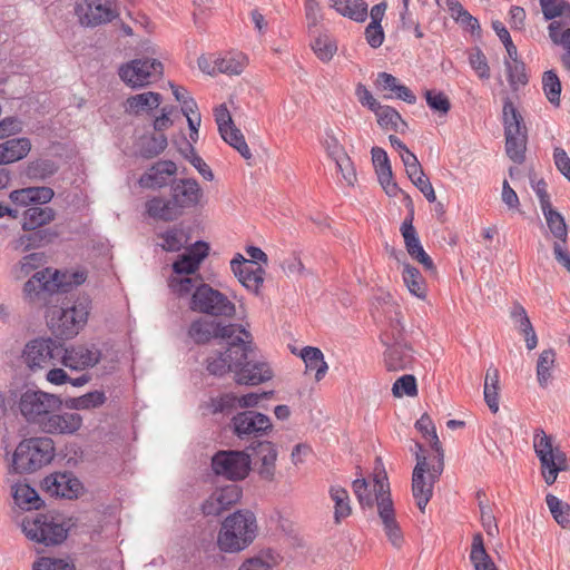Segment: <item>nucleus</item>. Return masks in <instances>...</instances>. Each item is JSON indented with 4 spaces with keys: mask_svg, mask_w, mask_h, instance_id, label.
Here are the masks:
<instances>
[{
    "mask_svg": "<svg viewBox=\"0 0 570 570\" xmlns=\"http://www.w3.org/2000/svg\"><path fill=\"white\" fill-rule=\"evenodd\" d=\"M353 491L362 508H372L374 502L376 503L377 514L383 524L385 535L393 547L400 548L403 542V534L395 520L386 473L383 471L375 474L373 485L374 495L365 479H356L353 482Z\"/></svg>",
    "mask_w": 570,
    "mask_h": 570,
    "instance_id": "f257e3e1",
    "label": "nucleus"
},
{
    "mask_svg": "<svg viewBox=\"0 0 570 570\" xmlns=\"http://www.w3.org/2000/svg\"><path fill=\"white\" fill-rule=\"evenodd\" d=\"M86 281L83 271H60L46 267L32 274L23 285V299L42 308L52 303L56 294L68 292Z\"/></svg>",
    "mask_w": 570,
    "mask_h": 570,
    "instance_id": "f03ea898",
    "label": "nucleus"
},
{
    "mask_svg": "<svg viewBox=\"0 0 570 570\" xmlns=\"http://www.w3.org/2000/svg\"><path fill=\"white\" fill-rule=\"evenodd\" d=\"M90 304L85 295L66 298L60 306L48 308V325L57 335L71 338L86 325Z\"/></svg>",
    "mask_w": 570,
    "mask_h": 570,
    "instance_id": "7ed1b4c3",
    "label": "nucleus"
},
{
    "mask_svg": "<svg viewBox=\"0 0 570 570\" xmlns=\"http://www.w3.org/2000/svg\"><path fill=\"white\" fill-rule=\"evenodd\" d=\"M257 523L253 512L238 510L222 523L217 535L220 551L236 553L245 550L256 538Z\"/></svg>",
    "mask_w": 570,
    "mask_h": 570,
    "instance_id": "20e7f679",
    "label": "nucleus"
},
{
    "mask_svg": "<svg viewBox=\"0 0 570 570\" xmlns=\"http://www.w3.org/2000/svg\"><path fill=\"white\" fill-rule=\"evenodd\" d=\"M55 454L53 441L47 436L21 441L12 456V469L19 473L35 472L50 463Z\"/></svg>",
    "mask_w": 570,
    "mask_h": 570,
    "instance_id": "39448f33",
    "label": "nucleus"
},
{
    "mask_svg": "<svg viewBox=\"0 0 570 570\" xmlns=\"http://www.w3.org/2000/svg\"><path fill=\"white\" fill-rule=\"evenodd\" d=\"M533 449L541 464V474L548 485L556 482L559 472L568 468L566 453L542 429H537L533 435Z\"/></svg>",
    "mask_w": 570,
    "mask_h": 570,
    "instance_id": "423d86ee",
    "label": "nucleus"
},
{
    "mask_svg": "<svg viewBox=\"0 0 570 570\" xmlns=\"http://www.w3.org/2000/svg\"><path fill=\"white\" fill-rule=\"evenodd\" d=\"M417 452L415 453L416 464L412 475V493L421 511H424L426 504L433 494V485L443 472L444 462L438 456V464L429 468L425 455L421 454L422 445L415 443Z\"/></svg>",
    "mask_w": 570,
    "mask_h": 570,
    "instance_id": "0eeeda50",
    "label": "nucleus"
},
{
    "mask_svg": "<svg viewBox=\"0 0 570 570\" xmlns=\"http://www.w3.org/2000/svg\"><path fill=\"white\" fill-rule=\"evenodd\" d=\"M21 527L28 539L46 546L59 544L68 534L61 517L49 513L26 517Z\"/></svg>",
    "mask_w": 570,
    "mask_h": 570,
    "instance_id": "6e6552de",
    "label": "nucleus"
},
{
    "mask_svg": "<svg viewBox=\"0 0 570 570\" xmlns=\"http://www.w3.org/2000/svg\"><path fill=\"white\" fill-rule=\"evenodd\" d=\"M61 404L60 397L55 394L29 389L20 395L18 409L28 423L40 429L48 415L59 411Z\"/></svg>",
    "mask_w": 570,
    "mask_h": 570,
    "instance_id": "1a4fd4ad",
    "label": "nucleus"
},
{
    "mask_svg": "<svg viewBox=\"0 0 570 570\" xmlns=\"http://www.w3.org/2000/svg\"><path fill=\"white\" fill-rule=\"evenodd\" d=\"M252 335H236L227 340L228 346L225 352H217L207 358V371L215 376H223L228 372L236 374V368L248 357Z\"/></svg>",
    "mask_w": 570,
    "mask_h": 570,
    "instance_id": "9d476101",
    "label": "nucleus"
},
{
    "mask_svg": "<svg viewBox=\"0 0 570 570\" xmlns=\"http://www.w3.org/2000/svg\"><path fill=\"white\" fill-rule=\"evenodd\" d=\"M189 308L216 317H233L236 313L235 304L225 294L204 283L193 291Z\"/></svg>",
    "mask_w": 570,
    "mask_h": 570,
    "instance_id": "9b49d317",
    "label": "nucleus"
},
{
    "mask_svg": "<svg viewBox=\"0 0 570 570\" xmlns=\"http://www.w3.org/2000/svg\"><path fill=\"white\" fill-rule=\"evenodd\" d=\"M63 344L47 337L35 338L26 344L22 358L31 371L45 370L60 362Z\"/></svg>",
    "mask_w": 570,
    "mask_h": 570,
    "instance_id": "f8f14e48",
    "label": "nucleus"
},
{
    "mask_svg": "<svg viewBox=\"0 0 570 570\" xmlns=\"http://www.w3.org/2000/svg\"><path fill=\"white\" fill-rule=\"evenodd\" d=\"M73 13L86 28L106 24L118 16L115 0H77Z\"/></svg>",
    "mask_w": 570,
    "mask_h": 570,
    "instance_id": "ddd939ff",
    "label": "nucleus"
},
{
    "mask_svg": "<svg viewBox=\"0 0 570 570\" xmlns=\"http://www.w3.org/2000/svg\"><path fill=\"white\" fill-rule=\"evenodd\" d=\"M163 75V65L156 59H135L119 68L120 79L131 88L148 86Z\"/></svg>",
    "mask_w": 570,
    "mask_h": 570,
    "instance_id": "4468645a",
    "label": "nucleus"
},
{
    "mask_svg": "<svg viewBox=\"0 0 570 570\" xmlns=\"http://www.w3.org/2000/svg\"><path fill=\"white\" fill-rule=\"evenodd\" d=\"M243 334L249 336V332L238 324H222L220 322L206 318H197L189 328V337L197 344H205L212 338L232 340L236 335Z\"/></svg>",
    "mask_w": 570,
    "mask_h": 570,
    "instance_id": "2eb2a0df",
    "label": "nucleus"
},
{
    "mask_svg": "<svg viewBox=\"0 0 570 570\" xmlns=\"http://www.w3.org/2000/svg\"><path fill=\"white\" fill-rule=\"evenodd\" d=\"M215 474L228 480H243L250 470V456L243 451H219L212 459Z\"/></svg>",
    "mask_w": 570,
    "mask_h": 570,
    "instance_id": "dca6fc26",
    "label": "nucleus"
},
{
    "mask_svg": "<svg viewBox=\"0 0 570 570\" xmlns=\"http://www.w3.org/2000/svg\"><path fill=\"white\" fill-rule=\"evenodd\" d=\"M232 425L234 433L240 439L264 436L273 429L271 417L254 410H246L234 415Z\"/></svg>",
    "mask_w": 570,
    "mask_h": 570,
    "instance_id": "f3484780",
    "label": "nucleus"
},
{
    "mask_svg": "<svg viewBox=\"0 0 570 570\" xmlns=\"http://www.w3.org/2000/svg\"><path fill=\"white\" fill-rule=\"evenodd\" d=\"M252 352V345H249L248 357L242 361V364L236 368L235 381L238 384L258 385L273 377L269 364L263 360H255Z\"/></svg>",
    "mask_w": 570,
    "mask_h": 570,
    "instance_id": "a211bd4d",
    "label": "nucleus"
},
{
    "mask_svg": "<svg viewBox=\"0 0 570 570\" xmlns=\"http://www.w3.org/2000/svg\"><path fill=\"white\" fill-rule=\"evenodd\" d=\"M43 490L51 497L75 499L82 491V483L70 472H56L42 481Z\"/></svg>",
    "mask_w": 570,
    "mask_h": 570,
    "instance_id": "6ab92c4d",
    "label": "nucleus"
},
{
    "mask_svg": "<svg viewBox=\"0 0 570 570\" xmlns=\"http://www.w3.org/2000/svg\"><path fill=\"white\" fill-rule=\"evenodd\" d=\"M100 351L91 345H78L66 348L60 356V363L75 371H82L94 367L100 360Z\"/></svg>",
    "mask_w": 570,
    "mask_h": 570,
    "instance_id": "aec40b11",
    "label": "nucleus"
},
{
    "mask_svg": "<svg viewBox=\"0 0 570 570\" xmlns=\"http://www.w3.org/2000/svg\"><path fill=\"white\" fill-rule=\"evenodd\" d=\"M230 268L243 286L254 293L258 292L264 282V269L261 266L237 254L230 262Z\"/></svg>",
    "mask_w": 570,
    "mask_h": 570,
    "instance_id": "412c9836",
    "label": "nucleus"
},
{
    "mask_svg": "<svg viewBox=\"0 0 570 570\" xmlns=\"http://www.w3.org/2000/svg\"><path fill=\"white\" fill-rule=\"evenodd\" d=\"M82 416L76 412H51L40 430L47 434L72 435L82 426Z\"/></svg>",
    "mask_w": 570,
    "mask_h": 570,
    "instance_id": "4be33fe9",
    "label": "nucleus"
},
{
    "mask_svg": "<svg viewBox=\"0 0 570 570\" xmlns=\"http://www.w3.org/2000/svg\"><path fill=\"white\" fill-rule=\"evenodd\" d=\"M254 456V463L261 478L272 480L275 474L277 448L271 441H258L250 446Z\"/></svg>",
    "mask_w": 570,
    "mask_h": 570,
    "instance_id": "5701e85b",
    "label": "nucleus"
},
{
    "mask_svg": "<svg viewBox=\"0 0 570 570\" xmlns=\"http://www.w3.org/2000/svg\"><path fill=\"white\" fill-rule=\"evenodd\" d=\"M242 491L236 484H228L216 489L209 498L203 503V512L206 515H219L230 505L240 499Z\"/></svg>",
    "mask_w": 570,
    "mask_h": 570,
    "instance_id": "b1692460",
    "label": "nucleus"
},
{
    "mask_svg": "<svg viewBox=\"0 0 570 570\" xmlns=\"http://www.w3.org/2000/svg\"><path fill=\"white\" fill-rule=\"evenodd\" d=\"M208 245L204 242H196L178 256L173 264V271L177 275H190L198 271L200 263L208 255Z\"/></svg>",
    "mask_w": 570,
    "mask_h": 570,
    "instance_id": "393cba45",
    "label": "nucleus"
},
{
    "mask_svg": "<svg viewBox=\"0 0 570 570\" xmlns=\"http://www.w3.org/2000/svg\"><path fill=\"white\" fill-rule=\"evenodd\" d=\"M171 197L183 212L199 204L203 190L195 179H180L173 186Z\"/></svg>",
    "mask_w": 570,
    "mask_h": 570,
    "instance_id": "a878e982",
    "label": "nucleus"
},
{
    "mask_svg": "<svg viewBox=\"0 0 570 570\" xmlns=\"http://www.w3.org/2000/svg\"><path fill=\"white\" fill-rule=\"evenodd\" d=\"M375 86L381 91L387 92L385 98L400 99L410 105L416 102V97L410 88L402 85L396 77L387 72L377 73Z\"/></svg>",
    "mask_w": 570,
    "mask_h": 570,
    "instance_id": "bb28decb",
    "label": "nucleus"
},
{
    "mask_svg": "<svg viewBox=\"0 0 570 570\" xmlns=\"http://www.w3.org/2000/svg\"><path fill=\"white\" fill-rule=\"evenodd\" d=\"M177 170L176 164L171 160H159L153 165L147 173L139 178L142 188H159L166 185L167 178Z\"/></svg>",
    "mask_w": 570,
    "mask_h": 570,
    "instance_id": "cd10ccee",
    "label": "nucleus"
},
{
    "mask_svg": "<svg viewBox=\"0 0 570 570\" xmlns=\"http://www.w3.org/2000/svg\"><path fill=\"white\" fill-rule=\"evenodd\" d=\"M27 232L28 233L18 236L12 242V248L14 250L24 253L30 249H36L51 243L57 237V233L49 228Z\"/></svg>",
    "mask_w": 570,
    "mask_h": 570,
    "instance_id": "c85d7f7f",
    "label": "nucleus"
},
{
    "mask_svg": "<svg viewBox=\"0 0 570 570\" xmlns=\"http://www.w3.org/2000/svg\"><path fill=\"white\" fill-rule=\"evenodd\" d=\"M413 361L411 347L399 342L389 346L384 354L385 366L391 372L406 370L412 365Z\"/></svg>",
    "mask_w": 570,
    "mask_h": 570,
    "instance_id": "c756f323",
    "label": "nucleus"
},
{
    "mask_svg": "<svg viewBox=\"0 0 570 570\" xmlns=\"http://www.w3.org/2000/svg\"><path fill=\"white\" fill-rule=\"evenodd\" d=\"M146 210L151 218L164 222L175 220L183 214L173 197H154L146 203Z\"/></svg>",
    "mask_w": 570,
    "mask_h": 570,
    "instance_id": "7c9ffc66",
    "label": "nucleus"
},
{
    "mask_svg": "<svg viewBox=\"0 0 570 570\" xmlns=\"http://www.w3.org/2000/svg\"><path fill=\"white\" fill-rule=\"evenodd\" d=\"M31 149L28 138H12L0 144V165L12 164L23 159Z\"/></svg>",
    "mask_w": 570,
    "mask_h": 570,
    "instance_id": "2f4dec72",
    "label": "nucleus"
},
{
    "mask_svg": "<svg viewBox=\"0 0 570 570\" xmlns=\"http://www.w3.org/2000/svg\"><path fill=\"white\" fill-rule=\"evenodd\" d=\"M56 217V213L50 207L30 206L27 208L21 218V227L23 230H36L50 224Z\"/></svg>",
    "mask_w": 570,
    "mask_h": 570,
    "instance_id": "473e14b6",
    "label": "nucleus"
},
{
    "mask_svg": "<svg viewBox=\"0 0 570 570\" xmlns=\"http://www.w3.org/2000/svg\"><path fill=\"white\" fill-rule=\"evenodd\" d=\"M503 126L505 138L528 137L523 117L509 99L503 105Z\"/></svg>",
    "mask_w": 570,
    "mask_h": 570,
    "instance_id": "72a5a7b5",
    "label": "nucleus"
},
{
    "mask_svg": "<svg viewBox=\"0 0 570 570\" xmlns=\"http://www.w3.org/2000/svg\"><path fill=\"white\" fill-rule=\"evenodd\" d=\"M328 2L338 14L355 22H364L367 18V3L364 0H328Z\"/></svg>",
    "mask_w": 570,
    "mask_h": 570,
    "instance_id": "f704fd0d",
    "label": "nucleus"
},
{
    "mask_svg": "<svg viewBox=\"0 0 570 570\" xmlns=\"http://www.w3.org/2000/svg\"><path fill=\"white\" fill-rule=\"evenodd\" d=\"M161 104V95L154 91H146L131 96L126 101V108L129 112L134 114H150L154 109L158 108Z\"/></svg>",
    "mask_w": 570,
    "mask_h": 570,
    "instance_id": "c9c22d12",
    "label": "nucleus"
},
{
    "mask_svg": "<svg viewBox=\"0 0 570 570\" xmlns=\"http://www.w3.org/2000/svg\"><path fill=\"white\" fill-rule=\"evenodd\" d=\"M499 370L493 365L489 366L484 377V401L492 413L499 411Z\"/></svg>",
    "mask_w": 570,
    "mask_h": 570,
    "instance_id": "e433bc0d",
    "label": "nucleus"
},
{
    "mask_svg": "<svg viewBox=\"0 0 570 570\" xmlns=\"http://www.w3.org/2000/svg\"><path fill=\"white\" fill-rule=\"evenodd\" d=\"M470 560L475 570H498L494 562L485 551L481 533H476L473 537Z\"/></svg>",
    "mask_w": 570,
    "mask_h": 570,
    "instance_id": "4c0bfd02",
    "label": "nucleus"
},
{
    "mask_svg": "<svg viewBox=\"0 0 570 570\" xmlns=\"http://www.w3.org/2000/svg\"><path fill=\"white\" fill-rule=\"evenodd\" d=\"M12 495L17 505L21 509H39L42 501L38 492L26 483H17L12 487Z\"/></svg>",
    "mask_w": 570,
    "mask_h": 570,
    "instance_id": "58836bf2",
    "label": "nucleus"
},
{
    "mask_svg": "<svg viewBox=\"0 0 570 570\" xmlns=\"http://www.w3.org/2000/svg\"><path fill=\"white\" fill-rule=\"evenodd\" d=\"M301 357L305 363L306 371H315L316 381L324 377L328 366L320 348L306 346L302 350Z\"/></svg>",
    "mask_w": 570,
    "mask_h": 570,
    "instance_id": "ea45409f",
    "label": "nucleus"
},
{
    "mask_svg": "<svg viewBox=\"0 0 570 570\" xmlns=\"http://www.w3.org/2000/svg\"><path fill=\"white\" fill-rule=\"evenodd\" d=\"M158 238L161 240L159 245L166 252H179L189 240L188 234L183 228L176 226L159 233Z\"/></svg>",
    "mask_w": 570,
    "mask_h": 570,
    "instance_id": "a19ab883",
    "label": "nucleus"
},
{
    "mask_svg": "<svg viewBox=\"0 0 570 570\" xmlns=\"http://www.w3.org/2000/svg\"><path fill=\"white\" fill-rule=\"evenodd\" d=\"M217 71L226 75H239L246 66V57L240 52H228L214 58Z\"/></svg>",
    "mask_w": 570,
    "mask_h": 570,
    "instance_id": "79ce46f5",
    "label": "nucleus"
},
{
    "mask_svg": "<svg viewBox=\"0 0 570 570\" xmlns=\"http://www.w3.org/2000/svg\"><path fill=\"white\" fill-rule=\"evenodd\" d=\"M556 363V353L553 350H544L540 353L537 362V379L541 387H547Z\"/></svg>",
    "mask_w": 570,
    "mask_h": 570,
    "instance_id": "37998d69",
    "label": "nucleus"
},
{
    "mask_svg": "<svg viewBox=\"0 0 570 570\" xmlns=\"http://www.w3.org/2000/svg\"><path fill=\"white\" fill-rule=\"evenodd\" d=\"M546 503L554 521L564 529L570 528V504L553 494H547Z\"/></svg>",
    "mask_w": 570,
    "mask_h": 570,
    "instance_id": "c03bdc74",
    "label": "nucleus"
},
{
    "mask_svg": "<svg viewBox=\"0 0 570 570\" xmlns=\"http://www.w3.org/2000/svg\"><path fill=\"white\" fill-rule=\"evenodd\" d=\"M403 282L411 294L419 298H424L426 294L425 282L417 268L405 264L403 266Z\"/></svg>",
    "mask_w": 570,
    "mask_h": 570,
    "instance_id": "a18cd8bd",
    "label": "nucleus"
},
{
    "mask_svg": "<svg viewBox=\"0 0 570 570\" xmlns=\"http://www.w3.org/2000/svg\"><path fill=\"white\" fill-rule=\"evenodd\" d=\"M105 401V393L96 390L78 397L68 399L66 406L70 410H91L102 405Z\"/></svg>",
    "mask_w": 570,
    "mask_h": 570,
    "instance_id": "49530a36",
    "label": "nucleus"
},
{
    "mask_svg": "<svg viewBox=\"0 0 570 570\" xmlns=\"http://www.w3.org/2000/svg\"><path fill=\"white\" fill-rule=\"evenodd\" d=\"M373 112L377 118L379 125L384 129L397 131L401 127L406 126L401 115L390 106L380 105Z\"/></svg>",
    "mask_w": 570,
    "mask_h": 570,
    "instance_id": "de8ad7c7",
    "label": "nucleus"
},
{
    "mask_svg": "<svg viewBox=\"0 0 570 570\" xmlns=\"http://www.w3.org/2000/svg\"><path fill=\"white\" fill-rule=\"evenodd\" d=\"M330 497L335 503L334 518L336 522L347 518L351 514L350 497L344 488L333 485L330 489Z\"/></svg>",
    "mask_w": 570,
    "mask_h": 570,
    "instance_id": "09e8293b",
    "label": "nucleus"
},
{
    "mask_svg": "<svg viewBox=\"0 0 570 570\" xmlns=\"http://www.w3.org/2000/svg\"><path fill=\"white\" fill-rule=\"evenodd\" d=\"M45 264V255L42 253H31L23 256L13 267L14 277L24 278Z\"/></svg>",
    "mask_w": 570,
    "mask_h": 570,
    "instance_id": "8fccbe9b",
    "label": "nucleus"
},
{
    "mask_svg": "<svg viewBox=\"0 0 570 570\" xmlns=\"http://www.w3.org/2000/svg\"><path fill=\"white\" fill-rule=\"evenodd\" d=\"M219 134L224 141L235 148L243 158L247 160L252 158L250 149L245 141L244 135L238 128L232 126L226 129H222Z\"/></svg>",
    "mask_w": 570,
    "mask_h": 570,
    "instance_id": "3c124183",
    "label": "nucleus"
},
{
    "mask_svg": "<svg viewBox=\"0 0 570 570\" xmlns=\"http://www.w3.org/2000/svg\"><path fill=\"white\" fill-rule=\"evenodd\" d=\"M542 213L552 235L564 244L568 238V228L561 214L552 207L542 210Z\"/></svg>",
    "mask_w": 570,
    "mask_h": 570,
    "instance_id": "603ef678",
    "label": "nucleus"
},
{
    "mask_svg": "<svg viewBox=\"0 0 570 570\" xmlns=\"http://www.w3.org/2000/svg\"><path fill=\"white\" fill-rule=\"evenodd\" d=\"M542 89L551 105L560 106L561 82L557 73L548 70L542 76Z\"/></svg>",
    "mask_w": 570,
    "mask_h": 570,
    "instance_id": "864d4df0",
    "label": "nucleus"
},
{
    "mask_svg": "<svg viewBox=\"0 0 570 570\" xmlns=\"http://www.w3.org/2000/svg\"><path fill=\"white\" fill-rule=\"evenodd\" d=\"M415 428L422 435L431 442L432 449L436 452L438 456L444 458V453L436 435L435 428L428 415H422L415 423Z\"/></svg>",
    "mask_w": 570,
    "mask_h": 570,
    "instance_id": "5fc2aeb1",
    "label": "nucleus"
},
{
    "mask_svg": "<svg viewBox=\"0 0 570 570\" xmlns=\"http://www.w3.org/2000/svg\"><path fill=\"white\" fill-rule=\"evenodd\" d=\"M167 137L164 134L154 135L142 141L140 154L145 158H154L167 147Z\"/></svg>",
    "mask_w": 570,
    "mask_h": 570,
    "instance_id": "6e6d98bb",
    "label": "nucleus"
},
{
    "mask_svg": "<svg viewBox=\"0 0 570 570\" xmlns=\"http://www.w3.org/2000/svg\"><path fill=\"white\" fill-rule=\"evenodd\" d=\"M312 49L318 59L322 61H330L335 55L337 47L333 39L328 36H321L315 39Z\"/></svg>",
    "mask_w": 570,
    "mask_h": 570,
    "instance_id": "4d7b16f0",
    "label": "nucleus"
},
{
    "mask_svg": "<svg viewBox=\"0 0 570 570\" xmlns=\"http://www.w3.org/2000/svg\"><path fill=\"white\" fill-rule=\"evenodd\" d=\"M504 65L508 71L509 83L514 90L528 82L525 66L522 61L510 62L505 60Z\"/></svg>",
    "mask_w": 570,
    "mask_h": 570,
    "instance_id": "13d9d810",
    "label": "nucleus"
},
{
    "mask_svg": "<svg viewBox=\"0 0 570 570\" xmlns=\"http://www.w3.org/2000/svg\"><path fill=\"white\" fill-rule=\"evenodd\" d=\"M401 234L404 238V244L409 255H413L414 252L423 247L421 245L417 233L412 224V217L406 218L401 225Z\"/></svg>",
    "mask_w": 570,
    "mask_h": 570,
    "instance_id": "bf43d9fd",
    "label": "nucleus"
},
{
    "mask_svg": "<svg viewBox=\"0 0 570 570\" xmlns=\"http://www.w3.org/2000/svg\"><path fill=\"white\" fill-rule=\"evenodd\" d=\"M392 393L395 397L415 396L417 394L416 380L411 374H405L399 377L392 387Z\"/></svg>",
    "mask_w": 570,
    "mask_h": 570,
    "instance_id": "052dcab7",
    "label": "nucleus"
},
{
    "mask_svg": "<svg viewBox=\"0 0 570 570\" xmlns=\"http://www.w3.org/2000/svg\"><path fill=\"white\" fill-rule=\"evenodd\" d=\"M197 279L189 276L175 275L168 279V286L171 292L178 296H185L196 289L198 286Z\"/></svg>",
    "mask_w": 570,
    "mask_h": 570,
    "instance_id": "680f3d73",
    "label": "nucleus"
},
{
    "mask_svg": "<svg viewBox=\"0 0 570 570\" xmlns=\"http://www.w3.org/2000/svg\"><path fill=\"white\" fill-rule=\"evenodd\" d=\"M528 137L505 138V151L511 160L521 164L524 160Z\"/></svg>",
    "mask_w": 570,
    "mask_h": 570,
    "instance_id": "e2e57ef3",
    "label": "nucleus"
},
{
    "mask_svg": "<svg viewBox=\"0 0 570 570\" xmlns=\"http://www.w3.org/2000/svg\"><path fill=\"white\" fill-rule=\"evenodd\" d=\"M56 167L48 160H36L28 165L26 175L30 179L43 180L55 174Z\"/></svg>",
    "mask_w": 570,
    "mask_h": 570,
    "instance_id": "0e129e2a",
    "label": "nucleus"
},
{
    "mask_svg": "<svg viewBox=\"0 0 570 570\" xmlns=\"http://www.w3.org/2000/svg\"><path fill=\"white\" fill-rule=\"evenodd\" d=\"M540 6L546 20L561 17L570 10V6L564 0H540Z\"/></svg>",
    "mask_w": 570,
    "mask_h": 570,
    "instance_id": "69168bd1",
    "label": "nucleus"
},
{
    "mask_svg": "<svg viewBox=\"0 0 570 570\" xmlns=\"http://www.w3.org/2000/svg\"><path fill=\"white\" fill-rule=\"evenodd\" d=\"M425 99L428 106L435 112L445 115L450 110V101L448 97L441 91L426 90Z\"/></svg>",
    "mask_w": 570,
    "mask_h": 570,
    "instance_id": "338daca9",
    "label": "nucleus"
},
{
    "mask_svg": "<svg viewBox=\"0 0 570 570\" xmlns=\"http://www.w3.org/2000/svg\"><path fill=\"white\" fill-rule=\"evenodd\" d=\"M33 570H75V566L63 559L39 558L32 566Z\"/></svg>",
    "mask_w": 570,
    "mask_h": 570,
    "instance_id": "774afa93",
    "label": "nucleus"
}]
</instances>
